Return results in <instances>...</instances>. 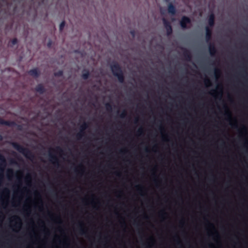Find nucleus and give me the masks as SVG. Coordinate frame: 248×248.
<instances>
[{
    "instance_id": "1",
    "label": "nucleus",
    "mask_w": 248,
    "mask_h": 248,
    "mask_svg": "<svg viewBox=\"0 0 248 248\" xmlns=\"http://www.w3.org/2000/svg\"><path fill=\"white\" fill-rule=\"evenodd\" d=\"M110 69L114 76L117 78L120 83L124 82V76L122 67L116 62H113L110 64Z\"/></svg>"
},
{
    "instance_id": "2",
    "label": "nucleus",
    "mask_w": 248,
    "mask_h": 248,
    "mask_svg": "<svg viewBox=\"0 0 248 248\" xmlns=\"http://www.w3.org/2000/svg\"><path fill=\"white\" fill-rule=\"evenodd\" d=\"M13 147L19 153L22 154L26 158L30 159L34 158V156L32 153L28 148H25L17 142H13Z\"/></svg>"
},
{
    "instance_id": "3",
    "label": "nucleus",
    "mask_w": 248,
    "mask_h": 248,
    "mask_svg": "<svg viewBox=\"0 0 248 248\" xmlns=\"http://www.w3.org/2000/svg\"><path fill=\"white\" fill-rule=\"evenodd\" d=\"M88 123L85 122H83V123L80 125V132L78 133L76 135L77 138L78 140H80L84 136L85 133L84 131L88 127Z\"/></svg>"
},
{
    "instance_id": "4",
    "label": "nucleus",
    "mask_w": 248,
    "mask_h": 248,
    "mask_svg": "<svg viewBox=\"0 0 248 248\" xmlns=\"http://www.w3.org/2000/svg\"><path fill=\"white\" fill-rule=\"evenodd\" d=\"M162 21L164 27L166 30L167 35L168 36H170L172 33V28L170 23L165 18H163Z\"/></svg>"
},
{
    "instance_id": "5",
    "label": "nucleus",
    "mask_w": 248,
    "mask_h": 248,
    "mask_svg": "<svg viewBox=\"0 0 248 248\" xmlns=\"http://www.w3.org/2000/svg\"><path fill=\"white\" fill-rule=\"evenodd\" d=\"M190 23H191L190 19L186 16H183L182 17L180 22V25L183 29H186L187 28V24H190Z\"/></svg>"
},
{
    "instance_id": "6",
    "label": "nucleus",
    "mask_w": 248,
    "mask_h": 248,
    "mask_svg": "<svg viewBox=\"0 0 248 248\" xmlns=\"http://www.w3.org/2000/svg\"><path fill=\"white\" fill-rule=\"evenodd\" d=\"M49 160L55 166L59 167V161L58 157L51 152L49 153Z\"/></svg>"
},
{
    "instance_id": "7",
    "label": "nucleus",
    "mask_w": 248,
    "mask_h": 248,
    "mask_svg": "<svg viewBox=\"0 0 248 248\" xmlns=\"http://www.w3.org/2000/svg\"><path fill=\"white\" fill-rule=\"evenodd\" d=\"M212 36V28L209 27H205V40L207 43H211Z\"/></svg>"
},
{
    "instance_id": "8",
    "label": "nucleus",
    "mask_w": 248,
    "mask_h": 248,
    "mask_svg": "<svg viewBox=\"0 0 248 248\" xmlns=\"http://www.w3.org/2000/svg\"><path fill=\"white\" fill-rule=\"evenodd\" d=\"M0 124L7 125L10 127L15 126L16 125L14 121H7L2 118H0Z\"/></svg>"
},
{
    "instance_id": "9",
    "label": "nucleus",
    "mask_w": 248,
    "mask_h": 248,
    "mask_svg": "<svg viewBox=\"0 0 248 248\" xmlns=\"http://www.w3.org/2000/svg\"><path fill=\"white\" fill-rule=\"evenodd\" d=\"M167 10L168 13L172 16L175 15L176 13V7L171 2H170L168 5Z\"/></svg>"
},
{
    "instance_id": "10",
    "label": "nucleus",
    "mask_w": 248,
    "mask_h": 248,
    "mask_svg": "<svg viewBox=\"0 0 248 248\" xmlns=\"http://www.w3.org/2000/svg\"><path fill=\"white\" fill-rule=\"evenodd\" d=\"M215 22V16L213 13H211L210 14V15L208 16V26L207 27H209L211 28H212V27L214 26Z\"/></svg>"
},
{
    "instance_id": "11",
    "label": "nucleus",
    "mask_w": 248,
    "mask_h": 248,
    "mask_svg": "<svg viewBox=\"0 0 248 248\" xmlns=\"http://www.w3.org/2000/svg\"><path fill=\"white\" fill-rule=\"evenodd\" d=\"M6 165V161L4 156L0 154V170L3 172Z\"/></svg>"
},
{
    "instance_id": "12",
    "label": "nucleus",
    "mask_w": 248,
    "mask_h": 248,
    "mask_svg": "<svg viewBox=\"0 0 248 248\" xmlns=\"http://www.w3.org/2000/svg\"><path fill=\"white\" fill-rule=\"evenodd\" d=\"M209 51L210 54L212 56H214L217 53V48L214 43H209Z\"/></svg>"
},
{
    "instance_id": "13",
    "label": "nucleus",
    "mask_w": 248,
    "mask_h": 248,
    "mask_svg": "<svg viewBox=\"0 0 248 248\" xmlns=\"http://www.w3.org/2000/svg\"><path fill=\"white\" fill-rule=\"evenodd\" d=\"M28 73L30 76L34 78L39 77L40 74V71L37 68H34L29 70Z\"/></svg>"
},
{
    "instance_id": "14",
    "label": "nucleus",
    "mask_w": 248,
    "mask_h": 248,
    "mask_svg": "<svg viewBox=\"0 0 248 248\" xmlns=\"http://www.w3.org/2000/svg\"><path fill=\"white\" fill-rule=\"evenodd\" d=\"M35 91L41 94L46 92V89L42 84H38L35 88Z\"/></svg>"
},
{
    "instance_id": "15",
    "label": "nucleus",
    "mask_w": 248,
    "mask_h": 248,
    "mask_svg": "<svg viewBox=\"0 0 248 248\" xmlns=\"http://www.w3.org/2000/svg\"><path fill=\"white\" fill-rule=\"evenodd\" d=\"M183 55L187 61H190L191 60L192 56L189 50L184 49Z\"/></svg>"
},
{
    "instance_id": "16",
    "label": "nucleus",
    "mask_w": 248,
    "mask_h": 248,
    "mask_svg": "<svg viewBox=\"0 0 248 248\" xmlns=\"http://www.w3.org/2000/svg\"><path fill=\"white\" fill-rule=\"evenodd\" d=\"M90 76V72L87 69H84L82 71V78L83 79L86 80Z\"/></svg>"
},
{
    "instance_id": "17",
    "label": "nucleus",
    "mask_w": 248,
    "mask_h": 248,
    "mask_svg": "<svg viewBox=\"0 0 248 248\" xmlns=\"http://www.w3.org/2000/svg\"><path fill=\"white\" fill-rule=\"evenodd\" d=\"M224 108L226 110L225 113V115L228 117V119L229 120H231V114L230 111L229 110L227 107L226 105H225L224 106Z\"/></svg>"
},
{
    "instance_id": "18",
    "label": "nucleus",
    "mask_w": 248,
    "mask_h": 248,
    "mask_svg": "<svg viewBox=\"0 0 248 248\" xmlns=\"http://www.w3.org/2000/svg\"><path fill=\"white\" fill-rule=\"evenodd\" d=\"M79 233L81 234H85L86 233V231L85 230L84 228H83V224L81 223H80L79 224Z\"/></svg>"
},
{
    "instance_id": "19",
    "label": "nucleus",
    "mask_w": 248,
    "mask_h": 248,
    "mask_svg": "<svg viewBox=\"0 0 248 248\" xmlns=\"http://www.w3.org/2000/svg\"><path fill=\"white\" fill-rule=\"evenodd\" d=\"M18 43V40L17 38H15L12 39L9 43V46H10L12 47L13 46L17 44Z\"/></svg>"
},
{
    "instance_id": "20",
    "label": "nucleus",
    "mask_w": 248,
    "mask_h": 248,
    "mask_svg": "<svg viewBox=\"0 0 248 248\" xmlns=\"http://www.w3.org/2000/svg\"><path fill=\"white\" fill-rule=\"evenodd\" d=\"M63 72L62 70H59L54 73V75L56 77H60L63 76Z\"/></svg>"
},
{
    "instance_id": "21",
    "label": "nucleus",
    "mask_w": 248,
    "mask_h": 248,
    "mask_svg": "<svg viewBox=\"0 0 248 248\" xmlns=\"http://www.w3.org/2000/svg\"><path fill=\"white\" fill-rule=\"evenodd\" d=\"M105 106H106V108L107 110L108 111H112V105L110 103H106L105 105Z\"/></svg>"
},
{
    "instance_id": "22",
    "label": "nucleus",
    "mask_w": 248,
    "mask_h": 248,
    "mask_svg": "<svg viewBox=\"0 0 248 248\" xmlns=\"http://www.w3.org/2000/svg\"><path fill=\"white\" fill-rule=\"evenodd\" d=\"M65 25V22L64 20H63L60 24L59 26V30L60 31H62L63 30V28Z\"/></svg>"
},
{
    "instance_id": "23",
    "label": "nucleus",
    "mask_w": 248,
    "mask_h": 248,
    "mask_svg": "<svg viewBox=\"0 0 248 248\" xmlns=\"http://www.w3.org/2000/svg\"><path fill=\"white\" fill-rule=\"evenodd\" d=\"M220 74H221V71H220V69H219L218 68H216L215 69V75L216 78H217L220 75Z\"/></svg>"
},
{
    "instance_id": "24",
    "label": "nucleus",
    "mask_w": 248,
    "mask_h": 248,
    "mask_svg": "<svg viewBox=\"0 0 248 248\" xmlns=\"http://www.w3.org/2000/svg\"><path fill=\"white\" fill-rule=\"evenodd\" d=\"M204 83L206 86H208L211 85V82L210 80L208 78H206L204 80Z\"/></svg>"
},
{
    "instance_id": "25",
    "label": "nucleus",
    "mask_w": 248,
    "mask_h": 248,
    "mask_svg": "<svg viewBox=\"0 0 248 248\" xmlns=\"http://www.w3.org/2000/svg\"><path fill=\"white\" fill-rule=\"evenodd\" d=\"M54 151L59 152L60 153H63V150L61 148L60 146H57L56 147L55 149L54 150Z\"/></svg>"
},
{
    "instance_id": "26",
    "label": "nucleus",
    "mask_w": 248,
    "mask_h": 248,
    "mask_svg": "<svg viewBox=\"0 0 248 248\" xmlns=\"http://www.w3.org/2000/svg\"><path fill=\"white\" fill-rule=\"evenodd\" d=\"M127 115L126 110H124L122 113L120 115V117L122 118H124Z\"/></svg>"
},
{
    "instance_id": "27",
    "label": "nucleus",
    "mask_w": 248,
    "mask_h": 248,
    "mask_svg": "<svg viewBox=\"0 0 248 248\" xmlns=\"http://www.w3.org/2000/svg\"><path fill=\"white\" fill-rule=\"evenodd\" d=\"M52 44V41L51 40H49L47 43V46L48 48H50L51 47Z\"/></svg>"
},
{
    "instance_id": "28",
    "label": "nucleus",
    "mask_w": 248,
    "mask_h": 248,
    "mask_svg": "<svg viewBox=\"0 0 248 248\" xmlns=\"http://www.w3.org/2000/svg\"><path fill=\"white\" fill-rule=\"evenodd\" d=\"M13 170L12 169H9L7 171V174L9 176L10 174H13Z\"/></svg>"
},
{
    "instance_id": "29",
    "label": "nucleus",
    "mask_w": 248,
    "mask_h": 248,
    "mask_svg": "<svg viewBox=\"0 0 248 248\" xmlns=\"http://www.w3.org/2000/svg\"><path fill=\"white\" fill-rule=\"evenodd\" d=\"M143 129L142 128H140L138 130V133L139 134L141 135L143 133Z\"/></svg>"
},
{
    "instance_id": "30",
    "label": "nucleus",
    "mask_w": 248,
    "mask_h": 248,
    "mask_svg": "<svg viewBox=\"0 0 248 248\" xmlns=\"http://www.w3.org/2000/svg\"><path fill=\"white\" fill-rule=\"evenodd\" d=\"M4 193L7 194V195H9V190L7 188H5L4 189V191H3Z\"/></svg>"
},
{
    "instance_id": "31",
    "label": "nucleus",
    "mask_w": 248,
    "mask_h": 248,
    "mask_svg": "<svg viewBox=\"0 0 248 248\" xmlns=\"http://www.w3.org/2000/svg\"><path fill=\"white\" fill-rule=\"evenodd\" d=\"M14 218H15V219H16V220H18V221H19V224L20 225L21 224L20 218L18 217H17V216L15 217Z\"/></svg>"
},
{
    "instance_id": "32",
    "label": "nucleus",
    "mask_w": 248,
    "mask_h": 248,
    "mask_svg": "<svg viewBox=\"0 0 248 248\" xmlns=\"http://www.w3.org/2000/svg\"><path fill=\"white\" fill-rule=\"evenodd\" d=\"M136 187L138 190H141L142 186H136Z\"/></svg>"
},
{
    "instance_id": "33",
    "label": "nucleus",
    "mask_w": 248,
    "mask_h": 248,
    "mask_svg": "<svg viewBox=\"0 0 248 248\" xmlns=\"http://www.w3.org/2000/svg\"><path fill=\"white\" fill-rule=\"evenodd\" d=\"M130 33L132 35V36L134 37L135 35V32L134 31H130Z\"/></svg>"
},
{
    "instance_id": "34",
    "label": "nucleus",
    "mask_w": 248,
    "mask_h": 248,
    "mask_svg": "<svg viewBox=\"0 0 248 248\" xmlns=\"http://www.w3.org/2000/svg\"><path fill=\"white\" fill-rule=\"evenodd\" d=\"M26 179L27 180V181H30L31 179V176L30 175H28L27 177H26Z\"/></svg>"
},
{
    "instance_id": "35",
    "label": "nucleus",
    "mask_w": 248,
    "mask_h": 248,
    "mask_svg": "<svg viewBox=\"0 0 248 248\" xmlns=\"http://www.w3.org/2000/svg\"><path fill=\"white\" fill-rule=\"evenodd\" d=\"M231 124L233 127H235V128L237 127V125L236 124Z\"/></svg>"
},
{
    "instance_id": "36",
    "label": "nucleus",
    "mask_w": 248,
    "mask_h": 248,
    "mask_svg": "<svg viewBox=\"0 0 248 248\" xmlns=\"http://www.w3.org/2000/svg\"><path fill=\"white\" fill-rule=\"evenodd\" d=\"M242 130H244V131L246 132L247 130L246 127L243 125L242 128Z\"/></svg>"
},
{
    "instance_id": "37",
    "label": "nucleus",
    "mask_w": 248,
    "mask_h": 248,
    "mask_svg": "<svg viewBox=\"0 0 248 248\" xmlns=\"http://www.w3.org/2000/svg\"><path fill=\"white\" fill-rule=\"evenodd\" d=\"M126 151L125 150H121L120 151V153L121 154H123Z\"/></svg>"
},
{
    "instance_id": "38",
    "label": "nucleus",
    "mask_w": 248,
    "mask_h": 248,
    "mask_svg": "<svg viewBox=\"0 0 248 248\" xmlns=\"http://www.w3.org/2000/svg\"><path fill=\"white\" fill-rule=\"evenodd\" d=\"M115 174L117 176L120 177L121 176V173L120 172H117L115 173Z\"/></svg>"
},
{
    "instance_id": "39",
    "label": "nucleus",
    "mask_w": 248,
    "mask_h": 248,
    "mask_svg": "<svg viewBox=\"0 0 248 248\" xmlns=\"http://www.w3.org/2000/svg\"><path fill=\"white\" fill-rule=\"evenodd\" d=\"M166 213H165L164 211L161 212V216L162 217L163 215H166Z\"/></svg>"
},
{
    "instance_id": "40",
    "label": "nucleus",
    "mask_w": 248,
    "mask_h": 248,
    "mask_svg": "<svg viewBox=\"0 0 248 248\" xmlns=\"http://www.w3.org/2000/svg\"><path fill=\"white\" fill-rule=\"evenodd\" d=\"M17 127H18V129H21L22 126H21V125H18Z\"/></svg>"
},
{
    "instance_id": "41",
    "label": "nucleus",
    "mask_w": 248,
    "mask_h": 248,
    "mask_svg": "<svg viewBox=\"0 0 248 248\" xmlns=\"http://www.w3.org/2000/svg\"><path fill=\"white\" fill-rule=\"evenodd\" d=\"M3 174H0V179H2V178H3Z\"/></svg>"
},
{
    "instance_id": "42",
    "label": "nucleus",
    "mask_w": 248,
    "mask_h": 248,
    "mask_svg": "<svg viewBox=\"0 0 248 248\" xmlns=\"http://www.w3.org/2000/svg\"><path fill=\"white\" fill-rule=\"evenodd\" d=\"M216 91V90H213L212 93H211V94H213L214 93H215Z\"/></svg>"
},
{
    "instance_id": "43",
    "label": "nucleus",
    "mask_w": 248,
    "mask_h": 248,
    "mask_svg": "<svg viewBox=\"0 0 248 248\" xmlns=\"http://www.w3.org/2000/svg\"><path fill=\"white\" fill-rule=\"evenodd\" d=\"M2 140V137L1 135H0V140Z\"/></svg>"
},
{
    "instance_id": "44",
    "label": "nucleus",
    "mask_w": 248,
    "mask_h": 248,
    "mask_svg": "<svg viewBox=\"0 0 248 248\" xmlns=\"http://www.w3.org/2000/svg\"><path fill=\"white\" fill-rule=\"evenodd\" d=\"M137 122H138V119H136L135 120L134 123H137Z\"/></svg>"
},
{
    "instance_id": "45",
    "label": "nucleus",
    "mask_w": 248,
    "mask_h": 248,
    "mask_svg": "<svg viewBox=\"0 0 248 248\" xmlns=\"http://www.w3.org/2000/svg\"><path fill=\"white\" fill-rule=\"evenodd\" d=\"M166 2H170V0H164Z\"/></svg>"
},
{
    "instance_id": "46",
    "label": "nucleus",
    "mask_w": 248,
    "mask_h": 248,
    "mask_svg": "<svg viewBox=\"0 0 248 248\" xmlns=\"http://www.w3.org/2000/svg\"><path fill=\"white\" fill-rule=\"evenodd\" d=\"M145 151H146V152H149V151H148V149H147V148H146V149H145Z\"/></svg>"
},
{
    "instance_id": "47",
    "label": "nucleus",
    "mask_w": 248,
    "mask_h": 248,
    "mask_svg": "<svg viewBox=\"0 0 248 248\" xmlns=\"http://www.w3.org/2000/svg\"><path fill=\"white\" fill-rule=\"evenodd\" d=\"M209 225H210L211 226L213 227V225L212 224H211V223H209Z\"/></svg>"
},
{
    "instance_id": "48",
    "label": "nucleus",
    "mask_w": 248,
    "mask_h": 248,
    "mask_svg": "<svg viewBox=\"0 0 248 248\" xmlns=\"http://www.w3.org/2000/svg\"><path fill=\"white\" fill-rule=\"evenodd\" d=\"M246 143H248V142H246Z\"/></svg>"
}]
</instances>
